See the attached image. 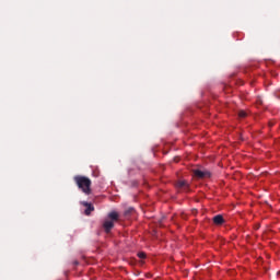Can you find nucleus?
<instances>
[{"instance_id":"obj_2","label":"nucleus","mask_w":280,"mask_h":280,"mask_svg":"<svg viewBox=\"0 0 280 280\" xmlns=\"http://www.w3.org/2000/svg\"><path fill=\"white\" fill-rule=\"evenodd\" d=\"M81 205L85 207V211H84L85 215H91V213L95 211V208L90 202L82 201Z\"/></svg>"},{"instance_id":"obj_4","label":"nucleus","mask_w":280,"mask_h":280,"mask_svg":"<svg viewBox=\"0 0 280 280\" xmlns=\"http://www.w3.org/2000/svg\"><path fill=\"white\" fill-rule=\"evenodd\" d=\"M223 222H224V218L220 214H218L213 218V223L214 224H222Z\"/></svg>"},{"instance_id":"obj_6","label":"nucleus","mask_w":280,"mask_h":280,"mask_svg":"<svg viewBox=\"0 0 280 280\" xmlns=\"http://www.w3.org/2000/svg\"><path fill=\"white\" fill-rule=\"evenodd\" d=\"M194 176H196L197 178H205V172H202L200 170H195Z\"/></svg>"},{"instance_id":"obj_8","label":"nucleus","mask_w":280,"mask_h":280,"mask_svg":"<svg viewBox=\"0 0 280 280\" xmlns=\"http://www.w3.org/2000/svg\"><path fill=\"white\" fill-rule=\"evenodd\" d=\"M238 116H240V117H246V112H240V113H238Z\"/></svg>"},{"instance_id":"obj_3","label":"nucleus","mask_w":280,"mask_h":280,"mask_svg":"<svg viewBox=\"0 0 280 280\" xmlns=\"http://www.w3.org/2000/svg\"><path fill=\"white\" fill-rule=\"evenodd\" d=\"M106 233H110V229H113V226H115V223L113 221H105L103 224Z\"/></svg>"},{"instance_id":"obj_7","label":"nucleus","mask_w":280,"mask_h":280,"mask_svg":"<svg viewBox=\"0 0 280 280\" xmlns=\"http://www.w3.org/2000/svg\"><path fill=\"white\" fill-rule=\"evenodd\" d=\"M138 257L139 259H145V253L143 252L138 253Z\"/></svg>"},{"instance_id":"obj_5","label":"nucleus","mask_w":280,"mask_h":280,"mask_svg":"<svg viewBox=\"0 0 280 280\" xmlns=\"http://www.w3.org/2000/svg\"><path fill=\"white\" fill-rule=\"evenodd\" d=\"M109 220H114L117 221L119 220V213H117L116 211H113L108 214Z\"/></svg>"},{"instance_id":"obj_1","label":"nucleus","mask_w":280,"mask_h":280,"mask_svg":"<svg viewBox=\"0 0 280 280\" xmlns=\"http://www.w3.org/2000/svg\"><path fill=\"white\" fill-rule=\"evenodd\" d=\"M74 182L77 183V186L85 196H91V179L89 177L84 176H75Z\"/></svg>"}]
</instances>
